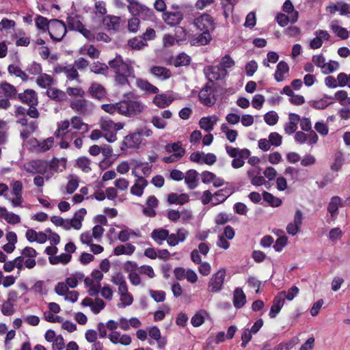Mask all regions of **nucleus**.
Masks as SVG:
<instances>
[{"instance_id":"obj_1","label":"nucleus","mask_w":350,"mask_h":350,"mask_svg":"<svg viewBox=\"0 0 350 350\" xmlns=\"http://www.w3.org/2000/svg\"><path fill=\"white\" fill-rule=\"evenodd\" d=\"M108 64L114 73L116 84L120 86H130L129 78L134 77V69L131 64L124 62L120 55H117L114 59L109 61Z\"/></svg>"},{"instance_id":"obj_2","label":"nucleus","mask_w":350,"mask_h":350,"mask_svg":"<svg viewBox=\"0 0 350 350\" xmlns=\"http://www.w3.org/2000/svg\"><path fill=\"white\" fill-rule=\"evenodd\" d=\"M83 16L77 13L71 12L68 14L66 18L67 27L70 31H76L81 33L85 38L89 40H93L95 38L94 33L86 29L83 24Z\"/></svg>"},{"instance_id":"obj_3","label":"nucleus","mask_w":350,"mask_h":350,"mask_svg":"<svg viewBox=\"0 0 350 350\" xmlns=\"http://www.w3.org/2000/svg\"><path fill=\"white\" fill-rule=\"evenodd\" d=\"M162 19L167 25L176 27L184 19V8L183 5L173 4L169 10L162 14Z\"/></svg>"},{"instance_id":"obj_4","label":"nucleus","mask_w":350,"mask_h":350,"mask_svg":"<svg viewBox=\"0 0 350 350\" xmlns=\"http://www.w3.org/2000/svg\"><path fill=\"white\" fill-rule=\"evenodd\" d=\"M119 113L128 117H132L141 113L144 109L143 104L135 100H122L118 103Z\"/></svg>"},{"instance_id":"obj_5","label":"nucleus","mask_w":350,"mask_h":350,"mask_svg":"<svg viewBox=\"0 0 350 350\" xmlns=\"http://www.w3.org/2000/svg\"><path fill=\"white\" fill-rule=\"evenodd\" d=\"M123 127V123H115L111 120H103L100 122V129L104 132L103 137L110 143L117 139V132Z\"/></svg>"},{"instance_id":"obj_6","label":"nucleus","mask_w":350,"mask_h":350,"mask_svg":"<svg viewBox=\"0 0 350 350\" xmlns=\"http://www.w3.org/2000/svg\"><path fill=\"white\" fill-rule=\"evenodd\" d=\"M129 5L127 9L133 16H140L143 19H150L153 16L152 9L148 8L136 0H126Z\"/></svg>"},{"instance_id":"obj_7","label":"nucleus","mask_w":350,"mask_h":350,"mask_svg":"<svg viewBox=\"0 0 350 350\" xmlns=\"http://www.w3.org/2000/svg\"><path fill=\"white\" fill-rule=\"evenodd\" d=\"M48 32L53 41L60 42L67 33V26L63 21L52 19Z\"/></svg>"},{"instance_id":"obj_8","label":"nucleus","mask_w":350,"mask_h":350,"mask_svg":"<svg viewBox=\"0 0 350 350\" xmlns=\"http://www.w3.org/2000/svg\"><path fill=\"white\" fill-rule=\"evenodd\" d=\"M18 94L16 88L12 84L7 81L0 83V95L3 96L0 100L6 101V110L11 107L10 100H16Z\"/></svg>"},{"instance_id":"obj_9","label":"nucleus","mask_w":350,"mask_h":350,"mask_svg":"<svg viewBox=\"0 0 350 350\" xmlns=\"http://www.w3.org/2000/svg\"><path fill=\"white\" fill-rule=\"evenodd\" d=\"M226 277V269H220L214 273L208 283L207 291L210 293L219 292L224 285Z\"/></svg>"},{"instance_id":"obj_10","label":"nucleus","mask_w":350,"mask_h":350,"mask_svg":"<svg viewBox=\"0 0 350 350\" xmlns=\"http://www.w3.org/2000/svg\"><path fill=\"white\" fill-rule=\"evenodd\" d=\"M204 73L208 81L213 84L214 81L224 79L228 75V71L217 66H206L204 68Z\"/></svg>"},{"instance_id":"obj_11","label":"nucleus","mask_w":350,"mask_h":350,"mask_svg":"<svg viewBox=\"0 0 350 350\" xmlns=\"http://www.w3.org/2000/svg\"><path fill=\"white\" fill-rule=\"evenodd\" d=\"M194 25L200 31H210L214 29L213 18L208 14H202L194 20Z\"/></svg>"},{"instance_id":"obj_12","label":"nucleus","mask_w":350,"mask_h":350,"mask_svg":"<svg viewBox=\"0 0 350 350\" xmlns=\"http://www.w3.org/2000/svg\"><path fill=\"white\" fill-rule=\"evenodd\" d=\"M16 100L27 106L38 105L39 103L38 94L32 89H27L18 93Z\"/></svg>"},{"instance_id":"obj_13","label":"nucleus","mask_w":350,"mask_h":350,"mask_svg":"<svg viewBox=\"0 0 350 350\" xmlns=\"http://www.w3.org/2000/svg\"><path fill=\"white\" fill-rule=\"evenodd\" d=\"M48 168V162L42 159L32 160L25 166L28 173L36 174H44Z\"/></svg>"},{"instance_id":"obj_14","label":"nucleus","mask_w":350,"mask_h":350,"mask_svg":"<svg viewBox=\"0 0 350 350\" xmlns=\"http://www.w3.org/2000/svg\"><path fill=\"white\" fill-rule=\"evenodd\" d=\"M199 100L205 106L211 107L216 101L212 86L206 83L199 92Z\"/></svg>"},{"instance_id":"obj_15","label":"nucleus","mask_w":350,"mask_h":350,"mask_svg":"<svg viewBox=\"0 0 350 350\" xmlns=\"http://www.w3.org/2000/svg\"><path fill=\"white\" fill-rule=\"evenodd\" d=\"M132 174L137 177V179L131 188V193L134 196L140 197L142 196L144 189L148 185V181L143 176H139L134 170H132Z\"/></svg>"},{"instance_id":"obj_16","label":"nucleus","mask_w":350,"mask_h":350,"mask_svg":"<svg viewBox=\"0 0 350 350\" xmlns=\"http://www.w3.org/2000/svg\"><path fill=\"white\" fill-rule=\"evenodd\" d=\"M284 295L285 291H282L278 293L274 297L273 304L269 313V316L271 319L275 318L282 308L285 302Z\"/></svg>"},{"instance_id":"obj_17","label":"nucleus","mask_w":350,"mask_h":350,"mask_svg":"<svg viewBox=\"0 0 350 350\" xmlns=\"http://www.w3.org/2000/svg\"><path fill=\"white\" fill-rule=\"evenodd\" d=\"M234 192L233 186L227 187L214 193V199L212 202L213 206H217L224 202Z\"/></svg>"},{"instance_id":"obj_18","label":"nucleus","mask_w":350,"mask_h":350,"mask_svg":"<svg viewBox=\"0 0 350 350\" xmlns=\"http://www.w3.org/2000/svg\"><path fill=\"white\" fill-rule=\"evenodd\" d=\"M303 214L301 210H297L294 215L293 222L289 223L286 226V231L288 234L294 236L300 230L302 224Z\"/></svg>"},{"instance_id":"obj_19","label":"nucleus","mask_w":350,"mask_h":350,"mask_svg":"<svg viewBox=\"0 0 350 350\" xmlns=\"http://www.w3.org/2000/svg\"><path fill=\"white\" fill-rule=\"evenodd\" d=\"M88 92L92 98L99 100L106 98L107 94L105 88L96 82L91 83Z\"/></svg>"},{"instance_id":"obj_20","label":"nucleus","mask_w":350,"mask_h":350,"mask_svg":"<svg viewBox=\"0 0 350 350\" xmlns=\"http://www.w3.org/2000/svg\"><path fill=\"white\" fill-rule=\"evenodd\" d=\"M70 108L81 115H85L88 110V101L83 98L74 99L70 102Z\"/></svg>"},{"instance_id":"obj_21","label":"nucleus","mask_w":350,"mask_h":350,"mask_svg":"<svg viewBox=\"0 0 350 350\" xmlns=\"http://www.w3.org/2000/svg\"><path fill=\"white\" fill-rule=\"evenodd\" d=\"M142 142V133L139 132L131 133L124 137L123 143L129 148H137Z\"/></svg>"},{"instance_id":"obj_22","label":"nucleus","mask_w":350,"mask_h":350,"mask_svg":"<svg viewBox=\"0 0 350 350\" xmlns=\"http://www.w3.org/2000/svg\"><path fill=\"white\" fill-rule=\"evenodd\" d=\"M46 94L48 97L56 102H64L68 99L66 92L56 88H49Z\"/></svg>"},{"instance_id":"obj_23","label":"nucleus","mask_w":350,"mask_h":350,"mask_svg":"<svg viewBox=\"0 0 350 350\" xmlns=\"http://www.w3.org/2000/svg\"><path fill=\"white\" fill-rule=\"evenodd\" d=\"M150 237L154 242L161 245L169 237V230L162 228H155L152 231Z\"/></svg>"},{"instance_id":"obj_24","label":"nucleus","mask_w":350,"mask_h":350,"mask_svg":"<svg viewBox=\"0 0 350 350\" xmlns=\"http://www.w3.org/2000/svg\"><path fill=\"white\" fill-rule=\"evenodd\" d=\"M246 303V296L241 288H237L234 291L233 305L235 308H242Z\"/></svg>"},{"instance_id":"obj_25","label":"nucleus","mask_w":350,"mask_h":350,"mask_svg":"<svg viewBox=\"0 0 350 350\" xmlns=\"http://www.w3.org/2000/svg\"><path fill=\"white\" fill-rule=\"evenodd\" d=\"M103 23L108 29L118 30L120 27V18L113 15H107L103 18Z\"/></svg>"},{"instance_id":"obj_26","label":"nucleus","mask_w":350,"mask_h":350,"mask_svg":"<svg viewBox=\"0 0 350 350\" xmlns=\"http://www.w3.org/2000/svg\"><path fill=\"white\" fill-rule=\"evenodd\" d=\"M198 172L196 170H189L186 172L185 182L187 185L189 189H193L198 186Z\"/></svg>"},{"instance_id":"obj_27","label":"nucleus","mask_w":350,"mask_h":350,"mask_svg":"<svg viewBox=\"0 0 350 350\" xmlns=\"http://www.w3.org/2000/svg\"><path fill=\"white\" fill-rule=\"evenodd\" d=\"M150 72L152 75L164 80L172 76L170 70L164 66H154L150 68Z\"/></svg>"},{"instance_id":"obj_28","label":"nucleus","mask_w":350,"mask_h":350,"mask_svg":"<svg viewBox=\"0 0 350 350\" xmlns=\"http://www.w3.org/2000/svg\"><path fill=\"white\" fill-rule=\"evenodd\" d=\"M289 71V66L284 61L280 62L276 67V70L274 75L275 79L278 82L282 81L284 79V75L288 73Z\"/></svg>"},{"instance_id":"obj_29","label":"nucleus","mask_w":350,"mask_h":350,"mask_svg":"<svg viewBox=\"0 0 350 350\" xmlns=\"http://www.w3.org/2000/svg\"><path fill=\"white\" fill-rule=\"evenodd\" d=\"M282 10L291 16V23L294 24L298 20L299 13L295 10V8L291 0H286L282 5Z\"/></svg>"},{"instance_id":"obj_30","label":"nucleus","mask_w":350,"mask_h":350,"mask_svg":"<svg viewBox=\"0 0 350 350\" xmlns=\"http://www.w3.org/2000/svg\"><path fill=\"white\" fill-rule=\"evenodd\" d=\"M340 205H341V198L339 196H335L331 198L327 206V211L332 218L336 217Z\"/></svg>"},{"instance_id":"obj_31","label":"nucleus","mask_w":350,"mask_h":350,"mask_svg":"<svg viewBox=\"0 0 350 350\" xmlns=\"http://www.w3.org/2000/svg\"><path fill=\"white\" fill-rule=\"evenodd\" d=\"M137 86L142 90L152 94H157L159 92V89L150 83L147 80L137 79L136 81Z\"/></svg>"},{"instance_id":"obj_32","label":"nucleus","mask_w":350,"mask_h":350,"mask_svg":"<svg viewBox=\"0 0 350 350\" xmlns=\"http://www.w3.org/2000/svg\"><path fill=\"white\" fill-rule=\"evenodd\" d=\"M8 71L10 75L21 78L23 81H27L29 79L27 73L16 65H9L8 67Z\"/></svg>"},{"instance_id":"obj_33","label":"nucleus","mask_w":350,"mask_h":350,"mask_svg":"<svg viewBox=\"0 0 350 350\" xmlns=\"http://www.w3.org/2000/svg\"><path fill=\"white\" fill-rule=\"evenodd\" d=\"M91 160L86 157H79L76 160L75 167L81 170L84 173H89L92 171L90 167Z\"/></svg>"},{"instance_id":"obj_34","label":"nucleus","mask_w":350,"mask_h":350,"mask_svg":"<svg viewBox=\"0 0 350 350\" xmlns=\"http://www.w3.org/2000/svg\"><path fill=\"white\" fill-rule=\"evenodd\" d=\"M135 250V247L131 243H126L125 245H120L114 248L113 253L116 256L122 254L131 255Z\"/></svg>"},{"instance_id":"obj_35","label":"nucleus","mask_w":350,"mask_h":350,"mask_svg":"<svg viewBox=\"0 0 350 350\" xmlns=\"http://www.w3.org/2000/svg\"><path fill=\"white\" fill-rule=\"evenodd\" d=\"M172 102V99H170L166 94H157L153 99V103L155 105L159 108H165L168 107Z\"/></svg>"},{"instance_id":"obj_36","label":"nucleus","mask_w":350,"mask_h":350,"mask_svg":"<svg viewBox=\"0 0 350 350\" xmlns=\"http://www.w3.org/2000/svg\"><path fill=\"white\" fill-rule=\"evenodd\" d=\"M54 79L51 75L42 72L36 79V83L42 88H46V87L52 85Z\"/></svg>"},{"instance_id":"obj_37","label":"nucleus","mask_w":350,"mask_h":350,"mask_svg":"<svg viewBox=\"0 0 350 350\" xmlns=\"http://www.w3.org/2000/svg\"><path fill=\"white\" fill-rule=\"evenodd\" d=\"M191 58L187 53L183 52L179 53L174 61L175 67L186 66L191 64Z\"/></svg>"},{"instance_id":"obj_38","label":"nucleus","mask_w":350,"mask_h":350,"mask_svg":"<svg viewBox=\"0 0 350 350\" xmlns=\"http://www.w3.org/2000/svg\"><path fill=\"white\" fill-rule=\"evenodd\" d=\"M35 24L37 29L42 31H49L51 27V20L49 21L46 17L38 15L35 18Z\"/></svg>"},{"instance_id":"obj_39","label":"nucleus","mask_w":350,"mask_h":350,"mask_svg":"<svg viewBox=\"0 0 350 350\" xmlns=\"http://www.w3.org/2000/svg\"><path fill=\"white\" fill-rule=\"evenodd\" d=\"M217 120L216 118L215 121H213L211 116L202 117L199 121V126L202 129L210 132L213 130Z\"/></svg>"},{"instance_id":"obj_40","label":"nucleus","mask_w":350,"mask_h":350,"mask_svg":"<svg viewBox=\"0 0 350 350\" xmlns=\"http://www.w3.org/2000/svg\"><path fill=\"white\" fill-rule=\"evenodd\" d=\"M333 98L330 96H325L323 98L313 101L311 106L316 109H324L333 102Z\"/></svg>"},{"instance_id":"obj_41","label":"nucleus","mask_w":350,"mask_h":350,"mask_svg":"<svg viewBox=\"0 0 350 350\" xmlns=\"http://www.w3.org/2000/svg\"><path fill=\"white\" fill-rule=\"evenodd\" d=\"M202 33H200L196 38L193 40V45H206L210 42L211 40V35L210 31H202Z\"/></svg>"},{"instance_id":"obj_42","label":"nucleus","mask_w":350,"mask_h":350,"mask_svg":"<svg viewBox=\"0 0 350 350\" xmlns=\"http://www.w3.org/2000/svg\"><path fill=\"white\" fill-rule=\"evenodd\" d=\"M70 124L72 129L76 130H83V132L88 131V124L83 122L81 118L73 116L70 120Z\"/></svg>"},{"instance_id":"obj_43","label":"nucleus","mask_w":350,"mask_h":350,"mask_svg":"<svg viewBox=\"0 0 350 350\" xmlns=\"http://www.w3.org/2000/svg\"><path fill=\"white\" fill-rule=\"evenodd\" d=\"M262 198L265 202L273 207H278L282 204V200L280 198L265 191L262 192Z\"/></svg>"},{"instance_id":"obj_44","label":"nucleus","mask_w":350,"mask_h":350,"mask_svg":"<svg viewBox=\"0 0 350 350\" xmlns=\"http://www.w3.org/2000/svg\"><path fill=\"white\" fill-rule=\"evenodd\" d=\"M128 46L133 50L139 51L147 46L141 36H135L128 41Z\"/></svg>"},{"instance_id":"obj_45","label":"nucleus","mask_w":350,"mask_h":350,"mask_svg":"<svg viewBox=\"0 0 350 350\" xmlns=\"http://www.w3.org/2000/svg\"><path fill=\"white\" fill-rule=\"evenodd\" d=\"M60 165H62V168L61 169V171L66 169V159L62 158L61 160H59L57 158H53L48 163V167H49L50 170H51L57 172Z\"/></svg>"},{"instance_id":"obj_46","label":"nucleus","mask_w":350,"mask_h":350,"mask_svg":"<svg viewBox=\"0 0 350 350\" xmlns=\"http://www.w3.org/2000/svg\"><path fill=\"white\" fill-rule=\"evenodd\" d=\"M175 37L178 42H186L189 39V33L185 28L176 26L175 29Z\"/></svg>"},{"instance_id":"obj_47","label":"nucleus","mask_w":350,"mask_h":350,"mask_svg":"<svg viewBox=\"0 0 350 350\" xmlns=\"http://www.w3.org/2000/svg\"><path fill=\"white\" fill-rule=\"evenodd\" d=\"M80 53L87 54L92 59L98 58L100 55L99 51L92 44L82 49Z\"/></svg>"},{"instance_id":"obj_48","label":"nucleus","mask_w":350,"mask_h":350,"mask_svg":"<svg viewBox=\"0 0 350 350\" xmlns=\"http://www.w3.org/2000/svg\"><path fill=\"white\" fill-rule=\"evenodd\" d=\"M165 150L168 153H171L172 152L174 153L180 152L181 150L183 151L184 154L186 152L185 149L182 147V144L180 142L167 144L165 146Z\"/></svg>"},{"instance_id":"obj_49","label":"nucleus","mask_w":350,"mask_h":350,"mask_svg":"<svg viewBox=\"0 0 350 350\" xmlns=\"http://www.w3.org/2000/svg\"><path fill=\"white\" fill-rule=\"evenodd\" d=\"M109 66L106 65L104 63H100L99 62H94L92 64L90 68V70L92 72L96 74H102L104 75L109 70Z\"/></svg>"},{"instance_id":"obj_50","label":"nucleus","mask_w":350,"mask_h":350,"mask_svg":"<svg viewBox=\"0 0 350 350\" xmlns=\"http://www.w3.org/2000/svg\"><path fill=\"white\" fill-rule=\"evenodd\" d=\"M64 73L69 80L77 79L79 77L77 68L72 64L66 66Z\"/></svg>"},{"instance_id":"obj_51","label":"nucleus","mask_w":350,"mask_h":350,"mask_svg":"<svg viewBox=\"0 0 350 350\" xmlns=\"http://www.w3.org/2000/svg\"><path fill=\"white\" fill-rule=\"evenodd\" d=\"M144 42L148 46V42L155 39L157 35L153 28L148 27L144 33L140 36Z\"/></svg>"},{"instance_id":"obj_52","label":"nucleus","mask_w":350,"mask_h":350,"mask_svg":"<svg viewBox=\"0 0 350 350\" xmlns=\"http://www.w3.org/2000/svg\"><path fill=\"white\" fill-rule=\"evenodd\" d=\"M221 68L226 70L231 68L235 65L234 61L231 58L230 55H225L218 64Z\"/></svg>"},{"instance_id":"obj_53","label":"nucleus","mask_w":350,"mask_h":350,"mask_svg":"<svg viewBox=\"0 0 350 350\" xmlns=\"http://www.w3.org/2000/svg\"><path fill=\"white\" fill-rule=\"evenodd\" d=\"M279 117L275 111H271L267 112L264 116L265 122L270 126H273L277 124Z\"/></svg>"},{"instance_id":"obj_54","label":"nucleus","mask_w":350,"mask_h":350,"mask_svg":"<svg viewBox=\"0 0 350 350\" xmlns=\"http://www.w3.org/2000/svg\"><path fill=\"white\" fill-rule=\"evenodd\" d=\"M26 70L31 75H40L42 73V68L40 64L33 62L27 66Z\"/></svg>"},{"instance_id":"obj_55","label":"nucleus","mask_w":350,"mask_h":350,"mask_svg":"<svg viewBox=\"0 0 350 350\" xmlns=\"http://www.w3.org/2000/svg\"><path fill=\"white\" fill-rule=\"evenodd\" d=\"M332 29L334 33L341 39H347L349 38V31L347 29L339 25H333Z\"/></svg>"},{"instance_id":"obj_56","label":"nucleus","mask_w":350,"mask_h":350,"mask_svg":"<svg viewBox=\"0 0 350 350\" xmlns=\"http://www.w3.org/2000/svg\"><path fill=\"white\" fill-rule=\"evenodd\" d=\"M140 21L137 16H133L128 21V29L130 32L136 33L139 29Z\"/></svg>"},{"instance_id":"obj_57","label":"nucleus","mask_w":350,"mask_h":350,"mask_svg":"<svg viewBox=\"0 0 350 350\" xmlns=\"http://www.w3.org/2000/svg\"><path fill=\"white\" fill-rule=\"evenodd\" d=\"M1 312L5 316H11L15 312L14 305L10 301H5L3 303Z\"/></svg>"},{"instance_id":"obj_58","label":"nucleus","mask_w":350,"mask_h":350,"mask_svg":"<svg viewBox=\"0 0 350 350\" xmlns=\"http://www.w3.org/2000/svg\"><path fill=\"white\" fill-rule=\"evenodd\" d=\"M342 231L338 227L334 228L330 230L329 232V239L333 242L336 243L340 240L342 237Z\"/></svg>"},{"instance_id":"obj_59","label":"nucleus","mask_w":350,"mask_h":350,"mask_svg":"<svg viewBox=\"0 0 350 350\" xmlns=\"http://www.w3.org/2000/svg\"><path fill=\"white\" fill-rule=\"evenodd\" d=\"M149 294L156 302H163L165 299V293L163 291L151 289L149 291Z\"/></svg>"},{"instance_id":"obj_60","label":"nucleus","mask_w":350,"mask_h":350,"mask_svg":"<svg viewBox=\"0 0 350 350\" xmlns=\"http://www.w3.org/2000/svg\"><path fill=\"white\" fill-rule=\"evenodd\" d=\"M184 155L183 151L181 150L180 152L173 153L170 156L163 157L162 160L165 163H174L179 161Z\"/></svg>"},{"instance_id":"obj_61","label":"nucleus","mask_w":350,"mask_h":350,"mask_svg":"<svg viewBox=\"0 0 350 350\" xmlns=\"http://www.w3.org/2000/svg\"><path fill=\"white\" fill-rule=\"evenodd\" d=\"M105 306V304L100 298H96L93 305H92L91 310L94 314H98Z\"/></svg>"},{"instance_id":"obj_62","label":"nucleus","mask_w":350,"mask_h":350,"mask_svg":"<svg viewBox=\"0 0 350 350\" xmlns=\"http://www.w3.org/2000/svg\"><path fill=\"white\" fill-rule=\"evenodd\" d=\"M66 95L68 94L69 96H79L80 98H83L85 92L81 88H72L69 87L66 89Z\"/></svg>"},{"instance_id":"obj_63","label":"nucleus","mask_w":350,"mask_h":350,"mask_svg":"<svg viewBox=\"0 0 350 350\" xmlns=\"http://www.w3.org/2000/svg\"><path fill=\"white\" fill-rule=\"evenodd\" d=\"M245 72L248 77H252L258 69V64L254 60L248 62L245 65Z\"/></svg>"},{"instance_id":"obj_64","label":"nucleus","mask_w":350,"mask_h":350,"mask_svg":"<svg viewBox=\"0 0 350 350\" xmlns=\"http://www.w3.org/2000/svg\"><path fill=\"white\" fill-rule=\"evenodd\" d=\"M291 16H288L284 14L279 13L275 17V21L280 27H286L288 23H291Z\"/></svg>"}]
</instances>
